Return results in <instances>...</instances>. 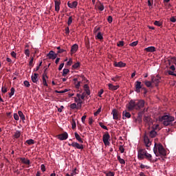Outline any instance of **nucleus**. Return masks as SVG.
Wrapping results in <instances>:
<instances>
[{
	"label": "nucleus",
	"mask_w": 176,
	"mask_h": 176,
	"mask_svg": "<svg viewBox=\"0 0 176 176\" xmlns=\"http://www.w3.org/2000/svg\"><path fill=\"white\" fill-rule=\"evenodd\" d=\"M144 107V101L142 100H131L128 103L127 109L129 111L132 110H137L140 111Z\"/></svg>",
	"instance_id": "obj_1"
},
{
	"label": "nucleus",
	"mask_w": 176,
	"mask_h": 176,
	"mask_svg": "<svg viewBox=\"0 0 176 176\" xmlns=\"http://www.w3.org/2000/svg\"><path fill=\"white\" fill-rule=\"evenodd\" d=\"M153 153H154V155H155V156H157V157L166 156V151H165L164 147H163V145L161 144V143L154 144Z\"/></svg>",
	"instance_id": "obj_2"
},
{
	"label": "nucleus",
	"mask_w": 176,
	"mask_h": 176,
	"mask_svg": "<svg viewBox=\"0 0 176 176\" xmlns=\"http://www.w3.org/2000/svg\"><path fill=\"white\" fill-rule=\"evenodd\" d=\"M175 120V118L170 115H164L159 117V122L162 123L165 126L172 124V122Z\"/></svg>",
	"instance_id": "obj_3"
},
{
	"label": "nucleus",
	"mask_w": 176,
	"mask_h": 176,
	"mask_svg": "<svg viewBox=\"0 0 176 176\" xmlns=\"http://www.w3.org/2000/svg\"><path fill=\"white\" fill-rule=\"evenodd\" d=\"M139 160H142L146 159L148 162H152V155L147 153V151L144 148H140L138 150V155Z\"/></svg>",
	"instance_id": "obj_4"
},
{
	"label": "nucleus",
	"mask_w": 176,
	"mask_h": 176,
	"mask_svg": "<svg viewBox=\"0 0 176 176\" xmlns=\"http://www.w3.org/2000/svg\"><path fill=\"white\" fill-rule=\"evenodd\" d=\"M111 136L108 132H105L102 136L103 144H104L105 146L110 145Z\"/></svg>",
	"instance_id": "obj_5"
},
{
	"label": "nucleus",
	"mask_w": 176,
	"mask_h": 176,
	"mask_svg": "<svg viewBox=\"0 0 176 176\" xmlns=\"http://www.w3.org/2000/svg\"><path fill=\"white\" fill-rule=\"evenodd\" d=\"M111 114L113 115V119L116 120H120L121 118V113H120L119 111L116 109L112 110V113Z\"/></svg>",
	"instance_id": "obj_6"
},
{
	"label": "nucleus",
	"mask_w": 176,
	"mask_h": 176,
	"mask_svg": "<svg viewBox=\"0 0 176 176\" xmlns=\"http://www.w3.org/2000/svg\"><path fill=\"white\" fill-rule=\"evenodd\" d=\"M84 90H85V92L86 94H85V93L82 94V96H80V99H82V100H84L85 96H86V94H87V96H89L90 95L89 87L87 85V84H85V85H84Z\"/></svg>",
	"instance_id": "obj_7"
},
{
	"label": "nucleus",
	"mask_w": 176,
	"mask_h": 176,
	"mask_svg": "<svg viewBox=\"0 0 176 176\" xmlns=\"http://www.w3.org/2000/svg\"><path fill=\"white\" fill-rule=\"evenodd\" d=\"M69 146H72L73 148H75V149H80L82 150L84 149V146L82 144H80L78 142H73L71 144L69 143Z\"/></svg>",
	"instance_id": "obj_8"
},
{
	"label": "nucleus",
	"mask_w": 176,
	"mask_h": 176,
	"mask_svg": "<svg viewBox=\"0 0 176 176\" xmlns=\"http://www.w3.org/2000/svg\"><path fill=\"white\" fill-rule=\"evenodd\" d=\"M144 143L146 145V150H149V147L151 145V142L150 141L149 138L147 136V134H144Z\"/></svg>",
	"instance_id": "obj_9"
},
{
	"label": "nucleus",
	"mask_w": 176,
	"mask_h": 176,
	"mask_svg": "<svg viewBox=\"0 0 176 176\" xmlns=\"http://www.w3.org/2000/svg\"><path fill=\"white\" fill-rule=\"evenodd\" d=\"M161 78L160 76H152L151 77V82L155 85V87H157L159 83H160Z\"/></svg>",
	"instance_id": "obj_10"
},
{
	"label": "nucleus",
	"mask_w": 176,
	"mask_h": 176,
	"mask_svg": "<svg viewBox=\"0 0 176 176\" xmlns=\"http://www.w3.org/2000/svg\"><path fill=\"white\" fill-rule=\"evenodd\" d=\"M69 135H67V132H64L63 133L58 135L57 138L58 140L61 141H65L67 140Z\"/></svg>",
	"instance_id": "obj_11"
},
{
	"label": "nucleus",
	"mask_w": 176,
	"mask_h": 176,
	"mask_svg": "<svg viewBox=\"0 0 176 176\" xmlns=\"http://www.w3.org/2000/svg\"><path fill=\"white\" fill-rule=\"evenodd\" d=\"M113 65H114V67H116L123 68L126 66V63L122 61H120V62L114 61V63H113Z\"/></svg>",
	"instance_id": "obj_12"
},
{
	"label": "nucleus",
	"mask_w": 176,
	"mask_h": 176,
	"mask_svg": "<svg viewBox=\"0 0 176 176\" xmlns=\"http://www.w3.org/2000/svg\"><path fill=\"white\" fill-rule=\"evenodd\" d=\"M57 56L58 54L54 53L53 50H51L50 52H49V54H47V57L51 60L56 59Z\"/></svg>",
	"instance_id": "obj_13"
},
{
	"label": "nucleus",
	"mask_w": 176,
	"mask_h": 176,
	"mask_svg": "<svg viewBox=\"0 0 176 176\" xmlns=\"http://www.w3.org/2000/svg\"><path fill=\"white\" fill-rule=\"evenodd\" d=\"M142 88V82L136 81V82H135V91H136L137 93H140V89Z\"/></svg>",
	"instance_id": "obj_14"
},
{
	"label": "nucleus",
	"mask_w": 176,
	"mask_h": 176,
	"mask_svg": "<svg viewBox=\"0 0 176 176\" xmlns=\"http://www.w3.org/2000/svg\"><path fill=\"white\" fill-rule=\"evenodd\" d=\"M67 6L71 8V9H74L76 7H78V1H69L67 2Z\"/></svg>",
	"instance_id": "obj_15"
},
{
	"label": "nucleus",
	"mask_w": 176,
	"mask_h": 176,
	"mask_svg": "<svg viewBox=\"0 0 176 176\" xmlns=\"http://www.w3.org/2000/svg\"><path fill=\"white\" fill-rule=\"evenodd\" d=\"M78 44H74V45H72L71 54H74L75 53H76V52H78Z\"/></svg>",
	"instance_id": "obj_16"
},
{
	"label": "nucleus",
	"mask_w": 176,
	"mask_h": 176,
	"mask_svg": "<svg viewBox=\"0 0 176 176\" xmlns=\"http://www.w3.org/2000/svg\"><path fill=\"white\" fill-rule=\"evenodd\" d=\"M144 121L146 123L147 125L150 126L152 124V120L150 118L149 116H144Z\"/></svg>",
	"instance_id": "obj_17"
},
{
	"label": "nucleus",
	"mask_w": 176,
	"mask_h": 176,
	"mask_svg": "<svg viewBox=\"0 0 176 176\" xmlns=\"http://www.w3.org/2000/svg\"><path fill=\"white\" fill-rule=\"evenodd\" d=\"M122 116H123V120H126L127 118H131V113H129V112L127 111L126 110L123 111Z\"/></svg>",
	"instance_id": "obj_18"
},
{
	"label": "nucleus",
	"mask_w": 176,
	"mask_h": 176,
	"mask_svg": "<svg viewBox=\"0 0 176 176\" xmlns=\"http://www.w3.org/2000/svg\"><path fill=\"white\" fill-rule=\"evenodd\" d=\"M107 86L109 87V89L111 91H116L119 89V85H113V84H108Z\"/></svg>",
	"instance_id": "obj_19"
},
{
	"label": "nucleus",
	"mask_w": 176,
	"mask_h": 176,
	"mask_svg": "<svg viewBox=\"0 0 176 176\" xmlns=\"http://www.w3.org/2000/svg\"><path fill=\"white\" fill-rule=\"evenodd\" d=\"M32 81H33L34 83L37 84L38 82V74L35 73L33 76H32Z\"/></svg>",
	"instance_id": "obj_20"
},
{
	"label": "nucleus",
	"mask_w": 176,
	"mask_h": 176,
	"mask_svg": "<svg viewBox=\"0 0 176 176\" xmlns=\"http://www.w3.org/2000/svg\"><path fill=\"white\" fill-rule=\"evenodd\" d=\"M61 4V2L59 1H54V7L56 12H59L60 10V5Z\"/></svg>",
	"instance_id": "obj_21"
},
{
	"label": "nucleus",
	"mask_w": 176,
	"mask_h": 176,
	"mask_svg": "<svg viewBox=\"0 0 176 176\" xmlns=\"http://www.w3.org/2000/svg\"><path fill=\"white\" fill-rule=\"evenodd\" d=\"M74 136H75V139H76V140L80 143L82 144L84 142L82 141V139L80 138V135H78V133L77 132L74 133Z\"/></svg>",
	"instance_id": "obj_22"
},
{
	"label": "nucleus",
	"mask_w": 176,
	"mask_h": 176,
	"mask_svg": "<svg viewBox=\"0 0 176 176\" xmlns=\"http://www.w3.org/2000/svg\"><path fill=\"white\" fill-rule=\"evenodd\" d=\"M157 136V132L155 130L150 131L148 132V137L155 138Z\"/></svg>",
	"instance_id": "obj_23"
},
{
	"label": "nucleus",
	"mask_w": 176,
	"mask_h": 176,
	"mask_svg": "<svg viewBox=\"0 0 176 176\" xmlns=\"http://www.w3.org/2000/svg\"><path fill=\"white\" fill-rule=\"evenodd\" d=\"M144 51L146 52H155V47L153 46L148 47L146 49H144Z\"/></svg>",
	"instance_id": "obj_24"
},
{
	"label": "nucleus",
	"mask_w": 176,
	"mask_h": 176,
	"mask_svg": "<svg viewBox=\"0 0 176 176\" xmlns=\"http://www.w3.org/2000/svg\"><path fill=\"white\" fill-rule=\"evenodd\" d=\"M19 160L21 162H22V163L24 164L30 165L31 164V162L29 160H26L25 158H23V157L19 158Z\"/></svg>",
	"instance_id": "obj_25"
},
{
	"label": "nucleus",
	"mask_w": 176,
	"mask_h": 176,
	"mask_svg": "<svg viewBox=\"0 0 176 176\" xmlns=\"http://www.w3.org/2000/svg\"><path fill=\"white\" fill-rule=\"evenodd\" d=\"M21 136V132L20 131H16L14 132V134L13 135V139H19Z\"/></svg>",
	"instance_id": "obj_26"
},
{
	"label": "nucleus",
	"mask_w": 176,
	"mask_h": 176,
	"mask_svg": "<svg viewBox=\"0 0 176 176\" xmlns=\"http://www.w3.org/2000/svg\"><path fill=\"white\" fill-rule=\"evenodd\" d=\"M17 116H19V118L22 120H25V116L23 114L21 111H19Z\"/></svg>",
	"instance_id": "obj_27"
},
{
	"label": "nucleus",
	"mask_w": 176,
	"mask_h": 176,
	"mask_svg": "<svg viewBox=\"0 0 176 176\" xmlns=\"http://www.w3.org/2000/svg\"><path fill=\"white\" fill-rule=\"evenodd\" d=\"M96 38H97L98 40H102L103 39L102 34H101L100 32H98L97 36H96Z\"/></svg>",
	"instance_id": "obj_28"
},
{
	"label": "nucleus",
	"mask_w": 176,
	"mask_h": 176,
	"mask_svg": "<svg viewBox=\"0 0 176 176\" xmlns=\"http://www.w3.org/2000/svg\"><path fill=\"white\" fill-rule=\"evenodd\" d=\"M72 129L74 130L75 129H76V122H75L74 120H72Z\"/></svg>",
	"instance_id": "obj_29"
},
{
	"label": "nucleus",
	"mask_w": 176,
	"mask_h": 176,
	"mask_svg": "<svg viewBox=\"0 0 176 176\" xmlns=\"http://www.w3.org/2000/svg\"><path fill=\"white\" fill-rule=\"evenodd\" d=\"M154 25H156L157 27H162V22H160V21H154Z\"/></svg>",
	"instance_id": "obj_30"
},
{
	"label": "nucleus",
	"mask_w": 176,
	"mask_h": 176,
	"mask_svg": "<svg viewBox=\"0 0 176 176\" xmlns=\"http://www.w3.org/2000/svg\"><path fill=\"white\" fill-rule=\"evenodd\" d=\"M120 78H121V76H116L113 77V78H111V80H112L113 81H114V82H118V81L120 80Z\"/></svg>",
	"instance_id": "obj_31"
},
{
	"label": "nucleus",
	"mask_w": 176,
	"mask_h": 176,
	"mask_svg": "<svg viewBox=\"0 0 176 176\" xmlns=\"http://www.w3.org/2000/svg\"><path fill=\"white\" fill-rule=\"evenodd\" d=\"M10 91H11V92H10V94H9L10 98H11V97H12V96L14 95L15 89L14 87H12V88H11Z\"/></svg>",
	"instance_id": "obj_32"
},
{
	"label": "nucleus",
	"mask_w": 176,
	"mask_h": 176,
	"mask_svg": "<svg viewBox=\"0 0 176 176\" xmlns=\"http://www.w3.org/2000/svg\"><path fill=\"white\" fill-rule=\"evenodd\" d=\"M98 9H99L100 11L102 12L104 10V6L102 3H100L99 6H98Z\"/></svg>",
	"instance_id": "obj_33"
},
{
	"label": "nucleus",
	"mask_w": 176,
	"mask_h": 176,
	"mask_svg": "<svg viewBox=\"0 0 176 176\" xmlns=\"http://www.w3.org/2000/svg\"><path fill=\"white\" fill-rule=\"evenodd\" d=\"M35 143V142L34 141V140H26V144H28V145H33Z\"/></svg>",
	"instance_id": "obj_34"
},
{
	"label": "nucleus",
	"mask_w": 176,
	"mask_h": 176,
	"mask_svg": "<svg viewBox=\"0 0 176 176\" xmlns=\"http://www.w3.org/2000/svg\"><path fill=\"white\" fill-rule=\"evenodd\" d=\"M152 82L148 80L144 81V85H146V87H151Z\"/></svg>",
	"instance_id": "obj_35"
},
{
	"label": "nucleus",
	"mask_w": 176,
	"mask_h": 176,
	"mask_svg": "<svg viewBox=\"0 0 176 176\" xmlns=\"http://www.w3.org/2000/svg\"><path fill=\"white\" fill-rule=\"evenodd\" d=\"M72 67L74 69H78V67H80V62H77L76 63H75L74 65H73V66H72Z\"/></svg>",
	"instance_id": "obj_36"
},
{
	"label": "nucleus",
	"mask_w": 176,
	"mask_h": 176,
	"mask_svg": "<svg viewBox=\"0 0 176 176\" xmlns=\"http://www.w3.org/2000/svg\"><path fill=\"white\" fill-rule=\"evenodd\" d=\"M69 69H63V74H62L63 76H66L67 74H69Z\"/></svg>",
	"instance_id": "obj_37"
},
{
	"label": "nucleus",
	"mask_w": 176,
	"mask_h": 176,
	"mask_svg": "<svg viewBox=\"0 0 176 176\" xmlns=\"http://www.w3.org/2000/svg\"><path fill=\"white\" fill-rule=\"evenodd\" d=\"M105 176H114L115 173L112 171H109L107 173H104Z\"/></svg>",
	"instance_id": "obj_38"
},
{
	"label": "nucleus",
	"mask_w": 176,
	"mask_h": 176,
	"mask_svg": "<svg viewBox=\"0 0 176 176\" xmlns=\"http://www.w3.org/2000/svg\"><path fill=\"white\" fill-rule=\"evenodd\" d=\"M43 78V86L45 87H48V84L47 83V80H46V78Z\"/></svg>",
	"instance_id": "obj_39"
},
{
	"label": "nucleus",
	"mask_w": 176,
	"mask_h": 176,
	"mask_svg": "<svg viewBox=\"0 0 176 176\" xmlns=\"http://www.w3.org/2000/svg\"><path fill=\"white\" fill-rule=\"evenodd\" d=\"M69 108H71L72 109H78V107L76 104L73 103V104H71V105L69 106Z\"/></svg>",
	"instance_id": "obj_40"
},
{
	"label": "nucleus",
	"mask_w": 176,
	"mask_h": 176,
	"mask_svg": "<svg viewBox=\"0 0 176 176\" xmlns=\"http://www.w3.org/2000/svg\"><path fill=\"white\" fill-rule=\"evenodd\" d=\"M72 21H73V19H72V16H69V19L67 20V25H71V24H72Z\"/></svg>",
	"instance_id": "obj_41"
},
{
	"label": "nucleus",
	"mask_w": 176,
	"mask_h": 176,
	"mask_svg": "<svg viewBox=\"0 0 176 176\" xmlns=\"http://www.w3.org/2000/svg\"><path fill=\"white\" fill-rule=\"evenodd\" d=\"M99 125L101 128H102L104 130H108V128L103 124V122H99Z\"/></svg>",
	"instance_id": "obj_42"
},
{
	"label": "nucleus",
	"mask_w": 176,
	"mask_h": 176,
	"mask_svg": "<svg viewBox=\"0 0 176 176\" xmlns=\"http://www.w3.org/2000/svg\"><path fill=\"white\" fill-rule=\"evenodd\" d=\"M137 45H138V41H134V42L130 43L129 46H131V47H135V46H137Z\"/></svg>",
	"instance_id": "obj_43"
},
{
	"label": "nucleus",
	"mask_w": 176,
	"mask_h": 176,
	"mask_svg": "<svg viewBox=\"0 0 176 176\" xmlns=\"http://www.w3.org/2000/svg\"><path fill=\"white\" fill-rule=\"evenodd\" d=\"M140 167L141 169H144V168L149 169V166L144 165L143 164H140Z\"/></svg>",
	"instance_id": "obj_44"
},
{
	"label": "nucleus",
	"mask_w": 176,
	"mask_h": 176,
	"mask_svg": "<svg viewBox=\"0 0 176 176\" xmlns=\"http://www.w3.org/2000/svg\"><path fill=\"white\" fill-rule=\"evenodd\" d=\"M33 63H34V58H30V63H29L30 67H34Z\"/></svg>",
	"instance_id": "obj_45"
},
{
	"label": "nucleus",
	"mask_w": 176,
	"mask_h": 176,
	"mask_svg": "<svg viewBox=\"0 0 176 176\" xmlns=\"http://www.w3.org/2000/svg\"><path fill=\"white\" fill-rule=\"evenodd\" d=\"M40 169L43 172H45L46 171V167L45 166L44 164H41V166H40Z\"/></svg>",
	"instance_id": "obj_46"
},
{
	"label": "nucleus",
	"mask_w": 176,
	"mask_h": 176,
	"mask_svg": "<svg viewBox=\"0 0 176 176\" xmlns=\"http://www.w3.org/2000/svg\"><path fill=\"white\" fill-rule=\"evenodd\" d=\"M13 118H14L15 120L18 121L19 119V116H18V113H14L13 114Z\"/></svg>",
	"instance_id": "obj_47"
},
{
	"label": "nucleus",
	"mask_w": 176,
	"mask_h": 176,
	"mask_svg": "<svg viewBox=\"0 0 176 176\" xmlns=\"http://www.w3.org/2000/svg\"><path fill=\"white\" fill-rule=\"evenodd\" d=\"M101 112V107H100L99 109H98L97 111L95 112L94 115L95 116H97L99 115V113H100Z\"/></svg>",
	"instance_id": "obj_48"
},
{
	"label": "nucleus",
	"mask_w": 176,
	"mask_h": 176,
	"mask_svg": "<svg viewBox=\"0 0 176 176\" xmlns=\"http://www.w3.org/2000/svg\"><path fill=\"white\" fill-rule=\"evenodd\" d=\"M112 21H113L112 16H109L107 17V22H108L109 23H111Z\"/></svg>",
	"instance_id": "obj_49"
},
{
	"label": "nucleus",
	"mask_w": 176,
	"mask_h": 176,
	"mask_svg": "<svg viewBox=\"0 0 176 176\" xmlns=\"http://www.w3.org/2000/svg\"><path fill=\"white\" fill-rule=\"evenodd\" d=\"M24 86L26 87H30V86H31V85H30V82L28 80H25L24 81Z\"/></svg>",
	"instance_id": "obj_50"
},
{
	"label": "nucleus",
	"mask_w": 176,
	"mask_h": 176,
	"mask_svg": "<svg viewBox=\"0 0 176 176\" xmlns=\"http://www.w3.org/2000/svg\"><path fill=\"white\" fill-rule=\"evenodd\" d=\"M153 5V0H148V6L151 7Z\"/></svg>",
	"instance_id": "obj_51"
},
{
	"label": "nucleus",
	"mask_w": 176,
	"mask_h": 176,
	"mask_svg": "<svg viewBox=\"0 0 176 176\" xmlns=\"http://www.w3.org/2000/svg\"><path fill=\"white\" fill-rule=\"evenodd\" d=\"M25 55L28 57H30V50H25Z\"/></svg>",
	"instance_id": "obj_52"
},
{
	"label": "nucleus",
	"mask_w": 176,
	"mask_h": 176,
	"mask_svg": "<svg viewBox=\"0 0 176 176\" xmlns=\"http://www.w3.org/2000/svg\"><path fill=\"white\" fill-rule=\"evenodd\" d=\"M46 78V79H48V76H47V72H43V76H42V78Z\"/></svg>",
	"instance_id": "obj_53"
},
{
	"label": "nucleus",
	"mask_w": 176,
	"mask_h": 176,
	"mask_svg": "<svg viewBox=\"0 0 176 176\" xmlns=\"http://www.w3.org/2000/svg\"><path fill=\"white\" fill-rule=\"evenodd\" d=\"M124 46V41H118V47H123Z\"/></svg>",
	"instance_id": "obj_54"
},
{
	"label": "nucleus",
	"mask_w": 176,
	"mask_h": 176,
	"mask_svg": "<svg viewBox=\"0 0 176 176\" xmlns=\"http://www.w3.org/2000/svg\"><path fill=\"white\" fill-rule=\"evenodd\" d=\"M7 91H8L7 88H6L4 87H2L1 92L3 93V94H6V93H7Z\"/></svg>",
	"instance_id": "obj_55"
},
{
	"label": "nucleus",
	"mask_w": 176,
	"mask_h": 176,
	"mask_svg": "<svg viewBox=\"0 0 176 176\" xmlns=\"http://www.w3.org/2000/svg\"><path fill=\"white\" fill-rule=\"evenodd\" d=\"M119 149H120V153H123L124 151H125L123 146H122V145L120 146Z\"/></svg>",
	"instance_id": "obj_56"
},
{
	"label": "nucleus",
	"mask_w": 176,
	"mask_h": 176,
	"mask_svg": "<svg viewBox=\"0 0 176 176\" xmlns=\"http://www.w3.org/2000/svg\"><path fill=\"white\" fill-rule=\"evenodd\" d=\"M102 94H103V89H100V91L98 92V96L100 98H101V97H102L101 95H102Z\"/></svg>",
	"instance_id": "obj_57"
},
{
	"label": "nucleus",
	"mask_w": 176,
	"mask_h": 176,
	"mask_svg": "<svg viewBox=\"0 0 176 176\" xmlns=\"http://www.w3.org/2000/svg\"><path fill=\"white\" fill-rule=\"evenodd\" d=\"M167 73H168V75H169V76H176V74H174V72H172V71H168Z\"/></svg>",
	"instance_id": "obj_58"
},
{
	"label": "nucleus",
	"mask_w": 176,
	"mask_h": 176,
	"mask_svg": "<svg viewBox=\"0 0 176 176\" xmlns=\"http://www.w3.org/2000/svg\"><path fill=\"white\" fill-rule=\"evenodd\" d=\"M65 34H66V35H69V27L65 28Z\"/></svg>",
	"instance_id": "obj_59"
},
{
	"label": "nucleus",
	"mask_w": 176,
	"mask_h": 176,
	"mask_svg": "<svg viewBox=\"0 0 176 176\" xmlns=\"http://www.w3.org/2000/svg\"><path fill=\"white\" fill-rule=\"evenodd\" d=\"M80 81H78L76 85H75V87L76 89H80Z\"/></svg>",
	"instance_id": "obj_60"
},
{
	"label": "nucleus",
	"mask_w": 176,
	"mask_h": 176,
	"mask_svg": "<svg viewBox=\"0 0 176 176\" xmlns=\"http://www.w3.org/2000/svg\"><path fill=\"white\" fill-rule=\"evenodd\" d=\"M169 20L170 21V22L172 23H175L176 22V19L175 17H170V19H169Z\"/></svg>",
	"instance_id": "obj_61"
},
{
	"label": "nucleus",
	"mask_w": 176,
	"mask_h": 176,
	"mask_svg": "<svg viewBox=\"0 0 176 176\" xmlns=\"http://www.w3.org/2000/svg\"><path fill=\"white\" fill-rule=\"evenodd\" d=\"M86 118H87L86 115L82 116V124H85V120L86 119Z\"/></svg>",
	"instance_id": "obj_62"
},
{
	"label": "nucleus",
	"mask_w": 176,
	"mask_h": 176,
	"mask_svg": "<svg viewBox=\"0 0 176 176\" xmlns=\"http://www.w3.org/2000/svg\"><path fill=\"white\" fill-rule=\"evenodd\" d=\"M11 56L14 58H16V53H15L14 52H11Z\"/></svg>",
	"instance_id": "obj_63"
},
{
	"label": "nucleus",
	"mask_w": 176,
	"mask_h": 176,
	"mask_svg": "<svg viewBox=\"0 0 176 176\" xmlns=\"http://www.w3.org/2000/svg\"><path fill=\"white\" fill-rule=\"evenodd\" d=\"M118 162H120V164H125V160H118Z\"/></svg>",
	"instance_id": "obj_64"
}]
</instances>
